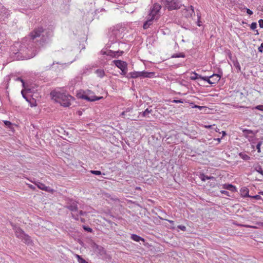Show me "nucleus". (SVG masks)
I'll use <instances>...</instances> for the list:
<instances>
[{"instance_id": "23", "label": "nucleus", "mask_w": 263, "mask_h": 263, "mask_svg": "<svg viewBox=\"0 0 263 263\" xmlns=\"http://www.w3.org/2000/svg\"><path fill=\"white\" fill-rule=\"evenodd\" d=\"M200 79L207 82L209 84H212V80H211V76H206V77H202L200 76Z\"/></svg>"}, {"instance_id": "30", "label": "nucleus", "mask_w": 263, "mask_h": 263, "mask_svg": "<svg viewBox=\"0 0 263 263\" xmlns=\"http://www.w3.org/2000/svg\"><path fill=\"white\" fill-rule=\"evenodd\" d=\"M188 11V15H192L193 13H194V10L193 6H191L190 8L187 10Z\"/></svg>"}, {"instance_id": "1", "label": "nucleus", "mask_w": 263, "mask_h": 263, "mask_svg": "<svg viewBox=\"0 0 263 263\" xmlns=\"http://www.w3.org/2000/svg\"><path fill=\"white\" fill-rule=\"evenodd\" d=\"M44 32L42 27L35 28L29 35L24 38L20 45L19 53L23 55V60H27L34 57L37 51V47L34 46V40L38 41L41 33L44 36Z\"/></svg>"}, {"instance_id": "57", "label": "nucleus", "mask_w": 263, "mask_h": 263, "mask_svg": "<svg viewBox=\"0 0 263 263\" xmlns=\"http://www.w3.org/2000/svg\"><path fill=\"white\" fill-rule=\"evenodd\" d=\"M259 193L263 196V192H261Z\"/></svg>"}, {"instance_id": "51", "label": "nucleus", "mask_w": 263, "mask_h": 263, "mask_svg": "<svg viewBox=\"0 0 263 263\" xmlns=\"http://www.w3.org/2000/svg\"><path fill=\"white\" fill-rule=\"evenodd\" d=\"M215 140L217 141L218 143H220V141H221V139L220 138H217V139H215Z\"/></svg>"}, {"instance_id": "19", "label": "nucleus", "mask_w": 263, "mask_h": 263, "mask_svg": "<svg viewBox=\"0 0 263 263\" xmlns=\"http://www.w3.org/2000/svg\"><path fill=\"white\" fill-rule=\"evenodd\" d=\"M131 238L133 240L137 241V242H139L141 240L143 241H144V239L143 238L141 237L140 236H139L136 234H132L131 236Z\"/></svg>"}, {"instance_id": "5", "label": "nucleus", "mask_w": 263, "mask_h": 263, "mask_svg": "<svg viewBox=\"0 0 263 263\" xmlns=\"http://www.w3.org/2000/svg\"><path fill=\"white\" fill-rule=\"evenodd\" d=\"M66 207L72 212L71 214L72 217L77 220H79V216H84L86 215V213L82 211H78V205L76 201H70L68 203Z\"/></svg>"}, {"instance_id": "52", "label": "nucleus", "mask_w": 263, "mask_h": 263, "mask_svg": "<svg viewBox=\"0 0 263 263\" xmlns=\"http://www.w3.org/2000/svg\"><path fill=\"white\" fill-rule=\"evenodd\" d=\"M80 220H81V221L82 222H83V223H84V222H85V219H84V218H81L80 219Z\"/></svg>"}, {"instance_id": "12", "label": "nucleus", "mask_w": 263, "mask_h": 263, "mask_svg": "<svg viewBox=\"0 0 263 263\" xmlns=\"http://www.w3.org/2000/svg\"><path fill=\"white\" fill-rule=\"evenodd\" d=\"M10 11L0 5V20L4 21L10 15Z\"/></svg>"}, {"instance_id": "7", "label": "nucleus", "mask_w": 263, "mask_h": 263, "mask_svg": "<svg viewBox=\"0 0 263 263\" xmlns=\"http://www.w3.org/2000/svg\"><path fill=\"white\" fill-rule=\"evenodd\" d=\"M130 78L136 79L137 78H153L155 76V73L152 72H148L146 71H133L129 74Z\"/></svg>"}, {"instance_id": "4", "label": "nucleus", "mask_w": 263, "mask_h": 263, "mask_svg": "<svg viewBox=\"0 0 263 263\" xmlns=\"http://www.w3.org/2000/svg\"><path fill=\"white\" fill-rule=\"evenodd\" d=\"M120 45L119 43L115 42L112 43V45L109 46V48H111L112 49H104L101 51V52L103 54H106L111 58H118L123 53V51L119 49L116 50L117 47L119 48Z\"/></svg>"}, {"instance_id": "36", "label": "nucleus", "mask_w": 263, "mask_h": 263, "mask_svg": "<svg viewBox=\"0 0 263 263\" xmlns=\"http://www.w3.org/2000/svg\"><path fill=\"white\" fill-rule=\"evenodd\" d=\"M250 198L255 199L256 200H260L261 198V196L258 195H256L255 196H250Z\"/></svg>"}, {"instance_id": "44", "label": "nucleus", "mask_w": 263, "mask_h": 263, "mask_svg": "<svg viewBox=\"0 0 263 263\" xmlns=\"http://www.w3.org/2000/svg\"><path fill=\"white\" fill-rule=\"evenodd\" d=\"M25 90H22V91H21V93L22 94V96H23V98H25L27 101H28L27 97L25 95Z\"/></svg>"}, {"instance_id": "6", "label": "nucleus", "mask_w": 263, "mask_h": 263, "mask_svg": "<svg viewBox=\"0 0 263 263\" xmlns=\"http://www.w3.org/2000/svg\"><path fill=\"white\" fill-rule=\"evenodd\" d=\"M161 2L169 10L179 9L182 5L180 0H161Z\"/></svg>"}, {"instance_id": "17", "label": "nucleus", "mask_w": 263, "mask_h": 263, "mask_svg": "<svg viewBox=\"0 0 263 263\" xmlns=\"http://www.w3.org/2000/svg\"><path fill=\"white\" fill-rule=\"evenodd\" d=\"M240 193L243 197H250V195L249 194V190L247 187H243L240 190Z\"/></svg>"}, {"instance_id": "22", "label": "nucleus", "mask_w": 263, "mask_h": 263, "mask_svg": "<svg viewBox=\"0 0 263 263\" xmlns=\"http://www.w3.org/2000/svg\"><path fill=\"white\" fill-rule=\"evenodd\" d=\"M200 76H201L199 75L195 72H192L191 73V76H190V78L192 80H195L198 79H200Z\"/></svg>"}, {"instance_id": "16", "label": "nucleus", "mask_w": 263, "mask_h": 263, "mask_svg": "<svg viewBox=\"0 0 263 263\" xmlns=\"http://www.w3.org/2000/svg\"><path fill=\"white\" fill-rule=\"evenodd\" d=\"M223 188L226 190L231 191L232 192L236 191V188L234 185L230 184H223Z\"/></svg>"}, {"instance_id": "43", "label": "nucleus", "mask_w": 263, "mask_h": 263, "mask_svg": "<svg viewBox=\"0 0 263 263\" xmlns=\"http://www.w3.org/2000/svg\"><path fill=\"white\" fill-rule=\"evenodd\" d=\"M258 50L259 52H262V51H263V43H261L260 47H258Z\"/></svg>"}, {"instance_id": "58", "label": "nucleus", "mask_w": 263, "mask_h": 263, "mask_svg": "<svg viewBox=\"0 0 263 263\" xmlns=\"http://www.w3.org/2000/svg\"><path fill=\"white\" fill-rule=\"evenodd\" d=\"M54 64V62H53L52 65H53Z\"/></svg>"}, {"instance_id": "42", "label": "nucleus", "mask_w": 263, "mask_h": 263, "mask_svg": "<svg viewBox=\"0 0 263 263\" xmlns=\"http://www.w3.org/2000/svg\"><path fill=\"white\" fill-rule=\"evenodd\" d=\"M259 25L260 28H263V20L260 19L258 21Z\"/></svg>"}, {"instance_id": "25", "label": "nucleus", "mask_w": 263, "mask_h": 263, "mask_svg": "<svg viewBox=\"0 0 263 263\" xmlns=\"http://www.w3.org/2000/svg\"><path fill=\"white\" fill-rule=\"evenodd\" d=\"M152 111V110H149L148 108H147L142 113V115L143 117H148V115L151 113Z\"/></svg>"}, {"instance_id": "13", "label": "nucleus", "mask_w": 263, "mask_h": 263, "mask_svg": "<svg viewBox=\"0 0 263 263\" xmlns=\"http://www.w3.org/2000/svg\"><path fill=\"white\" fill-rule=\"evenodd\" d=\"M35 184L41 190L47 191V192H50L52 191L51 189L49 187L46 186L44 184L36 181L35 182Z\"/></svg>"}, {"instance_id": "9", "label": "nucleus", "mask_w": 263, "mask_h": 263, "mask_svg": "<svg viewBox=\"0 0 263 263\" xmlns=\"http://www.w3.org/2000/svg\"><path fill=\"white\" fill-rule=\"evenodd\" d=\"M114 64L121 70V74L125 76L127 72V64L126 62L121 60H114Z\"/></svg>"}, {"instance_id": "48", "label": "nucleus", "mask_w": 263, "mask_h": 263, "mask_svg": "<svg viewBox=\"0 0 263 263\" xmlns=\"http://www.w3.org/2000/svg\"><path fill=\"white\" fill-rule=\"evenodd\" d=\"M29 187L33 190L35 189L34 186L33 185L29 184Z\"/></svg>"}, {"instance_id": "14", "label": "nucleus", "mask_w": 263, "mask_h": 263, "mask_svg": "<svg viewBox=\"0 0 263 263\" xmlns=\"http://www.w3.org/2000/svg\"><path fill=\"white\" fill-rule=\"evenodd\" d=\"M221 78V76L218 74H213L211 76V80H212V84H214L219 82Z\"/></svg>"}, {"instance_id": "8", "label": "nucleus", "mask_w": 263, "mask_h": 263, "mask_svg": "<svg viewBox=\"0 0 263 263\" xmlns=\"http://www.w3.org/2000/svg\"><path fill=\"white\" fill-rule=\"evenodd\" d=\"M82 98L89 101H95L102 99L103 97H96L92 91L87 90L82 95Z\"/></svg>"}, {"instance_id": "34", "label": "nucleus", "mask_w": 263, "mask_h": 263, "mask_svg": "<svg viewBox=\"0 0 263 263\" xmlns=\"http://www.w3.org/2000/svg\"><path fill=\"white\" fill-rule=\"evenodd\" d=\"M257 27V24L255 22H253V23H252L251 25H250V28L252 29V30H254Z\"/></svg>"}, {"instance_id": "40", "label": "nucleus", "mask_w": 263, "mask_h": 263, "mask_svg": "<svg viewBox=\"0 0 263 263\" xmlns=\"http://www.w3.org/2000/svg\"><path fill=\"white\" fill-rule=\"evenodd\" d=\"M221 193L222 194H224V195H226L228 196H229V193L227 191H224V190H222L220 191Z\"/></svg>"}, {"instance_id": "27", "label": "nucleus", "mask_w": 263, "mask_h": 263, "mask_svg": "<svg viewBox=\"0 0 263 263\" xmlns=\"http://www.w3.org/2000/svg\"><path fill=\"white\" fill-rule=\"evenodd\" d=\"M255 170L263 176V170L260 166L255 167Z\"/></svg>"}, {"instance_id": "3", "label": "nucleus", "mask_w": 263, "mask_h": 263, "mask_svg": "<svg viewBox=\"0 0 263 263\" xmlns=\"http://www.w3.org/2000/svg\"><path fill=\"white\" fill-rule=\"evenodd\" d=\"M161 9V6L158 4H155L153 8L150 10L149 13L148 14L147 18V21L143 24V28L146 29L148 28L149 26L152 24L153 21L157 20L159 16V11Z\"/></svg>"}, {"instance_id": "26", "label": "nucleus", "mask_w": 263, "mask_h": 263, "mask_svg": "<svg viewBox=\"0 0 263 263\" xmlns=\"http://www.w3.org/2000/svg\"><path fill=\"white\" fill-rule=\"evenodd\" d=\"M185 57V55L184 53H176V54H174L172 56V58H184Z\"/></svg>"}, {"instance_id": "41", "label": "nucleus", "mask_w": 263, "mask_h": 263, "mask_svg": "<svg viewBox=\"0 0 263 263\" xmlns=\"http://www.w3.org/2000/svg\"><path fill=\"white\" fill-rule=\"evenodd\" d=\"M172 102L175 103H183V101L182 100H174Z\"/></svg>"}, {"instance_id": "55", "label": "nucleus", "mask_w": 263, "mask_h": 263, "mask_svg": "<svg viewBox=\"0 0 263 263\" xmlns=\"http://www.w3.org/2000/svg\"><path fill=\"white\" fill-rule=\"evenodd\" d=\"M26 91L28 92H31V90L30 89H27Z\"/></svg>"}, {"instance_id": "56", "label": "nucleus", "mask_w": 263, "mask_h": 263, "mask_svg": "<svg viewBox=\"0 0 263 263\" xmlns=\"http://www.w3.org/2000/svg\"><path fill=\"white\" fill-rule=\"evenodd\" d=\"M216 132H219V129L218 128H217L216 129H215Z\"/></svg>"}, {"instance_id": "46", "label": "nucleus", "mask_w": 263, "mask_h": 263, "mask_svg": "<svg viewBox=\"0 0 263 263\" xmlns=\"http://www.w3.org/2000/svg\"><path fill=\"white\" fill-rule=\"evenodd\" d=\"M133 109V108L132 107H128L125 110V111H126V113L127 112H130Z\"/></svg>"}, {"instance_id": "37", "label": "nucleus", "mask_w": 263, "mask_h": 263, "mask_svg": "<svg viewBox=\"0 0 263 263\" xmlns=\"http://www.w3.org/2000/svg\"><path fill=\"white\" fill-rule=\"evenodd\" d=\"M83 229H84L85 231H87V232H92V229H91V228H89V227H86V226H83Z\"/></svg>"}, {"instance_id": "21", "label": "nucleus", "mask_w": 263, "mask_h": 263, "mask_svg": "<svg viewBox=\"0 0 263 263\" xmlns=\"http://www.w3.org/2000/svg\"><path fill=\"white\" fill-rule=\"evenodd\" d=\"M199 178L203 181H205L206 180L212 179L214 178V177L213 176H208L203 174H201L199 176Z\"/></svg>"}, {"instance_id": "24", "label": "nucleus", "mask_w": 263, "mask_h": 263, "mask_svg": "<svg viewBox=\"0 0 263 263\" xmlns=\"http://www.w3.org/2000/svg\"><path fill=\"white\" fill-rule=\"evenodd\" d=\"M239 155L241 158L245 160H248L250 159V157L248 155L243 153H240Z\"/></svg>"}, {"instance_id": "49", "label": "nucleus", "mask_w": 263, "mask_h": 263, "mask_svg": "<svg viewBox=\"0 0 263 263\" xmlns=\"http://www.w3.org/2000/svg\"><path fill=\"white\" fill-rule=\"evenodd\" d=\"M212 126V125H205V127L206 128H211Z\"/></svg>"}, {"instance_id": "38", "label": "nucleus", "mask_w": 263, "mask_h": 263, "mask_svg": "<svg viewBox=\"0 0 263 263\" xmlns=\"http://www.w3.org/2000/svg\"><path fill=\"white\" fill-rule=\"evenodd\" d=\"M177 227L183 231H186V227L184 226L179 225Z\"/></svg>"}, {"instance_id": "15", "label": "nucleus", "mask_w": 263, "mask_h": 263, "mask_svg": "<svg viewBox=\"0 0 263 263\" xmlns=\"http://www.w3.org/2000/svg\"><path fill=\"white\" fill-rule=\"evenodd\" d=\"M15 235L17 237L20 239L23 238V237L25 236V233L20 228H16L15 229Z\"/></svg>"}, {"instance_id": "31", "label": "nucleus", "mask_w": 263, "mask_h": 263, "mask_svg": "<svg viewBox=\"0 0 263 263\" xmlns=\"http://www.w3.org/2000/svg\"><path fill=\"white\" fill-rule=\"evenodd\" d=\"M254 109L263 111V105H257L253 108V109Z\"/></svg>"}, {"instance_id": "39", "label": "nucleus", "mask_w": 263, "mask_h": 263, "mask_svg": "<svg viewBox=\"0 0 263 263\" xmlns=\"http://www.w3.org/2000/svg\"><path fill=\"white\" fill-rule=\"evenodd\" d=\"M4 122L5 125L8 127H10L12 124V123L10 121H4Z\"/></svg>"}, {"instance_id": "45", "label": "nucleus", "mask_w": 263, "mask_h": 263, "mask_svg": "<svg viewBox=\"0 0 263 263\" xmlns=\"http://www.w3.org/2000/svg\"><path fill=\"white\" fill-rule=\"evenodd\" d=\"M243 133H247V134H252L253 132L251 130L246 129L243 131Z\"/></svg>"}, {"instance_id": "29", "label": "nucleus", "mask_w": 263, "mask_h": 263, "mask_svg": "<svg viewBox=\"0 0 263 263\" xmlns=\"http://www.w3.org/2000/svg\"><path fill=\"white\" fill-rule=\"evenodd\" d=\"M262 144V141H260L258 142L256 145V149L257 150L258 153H260V146Z\"/></svg>"}, {"instance_id": "2", "label": "nucleus", "mask_w": 263, "mask_h": 263, "mask_svg": "<svg viewBox=\"0 0 263 263\" xmlns=\"http://www.w3.org/2000/svg\"><path fill=\"white\" fill-rule=\"evenodd\" d=\"M50 95L53 100L64 107L69 106L71 105V102L74 100L72 96L57 90L51 91Z\"/></svg>"}, {"instance_id": "33", "label": "nucleus", "mask_w": 263, "mask_h": 263, "mask_svg": "<svg viewBox=\"0 0 263 263\" xmlns=\"http://www.w3.org/2000/svg\"><path fill=\"white\" fill-rule=\"evenodd\" d=\"M90 172L93 174V175H101V172L100 171H90Z\"/></svg>"}, {"instance_id": "20", "label": "nucleus", "mask_w": 263, "mask_h": 263, "mask_svg": "<svg viewBox=\"0 0 263 263\" xmlns=\"http://www.w3.org/2000/svg\"><path fill=\"white\" fill-rule=\"evenodd\" d=\"M21 239L26 244H31V240L30 237L27 234H25V236L21 238Z\"/></svg>"}, {"instance_id": "35", "label": "nucleus", "mask_w": 263, "mask_h": 263, "mask_svg": "<svg viewBox=\"0 0 263 263\" xmlns=\"http://www.w3.org/2000/svg\"><path fill=\"white\" fill-rule=\"evenodd\" d=\"M234 66L238 69V70H240V66L238 61H236L234 63Z\"/></svg>"}, {"instance_id": "47", "label": "nucleus", "mask_w": 263, "mask_h": 263, "mask_svg": "<svg viewBox=\"0 0 263 263\" xmlns=\"http://www.w3.org/2000/svg\"><path fill=\"white\" fill-rule=\"evenodd\" d=\"M125 114H126V111H124L121 113L120 116L122 117H123L125 115Z\"/></svg>"}, {"instance_id": "28", "label": "nucleus", "mask_w": 263, "mask_h": 263, "mask_svg": "<svg viewBox=\"0 0 263 263\" xmlns=\"http://www.w3.org/2000/svg\"><path fill=\"white\" fill-rule=\"evenodd\" d=\"M240 9L241 10H246V11H247V13L249 14V15H252L253 14V12L252 11H251V10H250L249 9H248L247 8H246L245 6L244 7H241L240 8Z\"/></svg>"}, {"instance_id": "11", "label": "nucleus", "mask_w": 263, "mask_h": 263, "mask_svg": "<svg viewBox=\"0 0 263 263\" xmlns=\"http://www.w3.org/2000/svg\"><path fill=\"white\" fill-rule=\"evenodd\" d=\"M42 29L44 31H45L44 33V36H42L43 33H41V35L40 37L37 38L39 41H35V40H34V46H36V47H37V44L36 43V42L40 41V44H41V42H45L46 41V39H47L48 37H49V36L52 35L51 32H50L49 31L46 30H44L43 28H42Z\"/></svg>"}, {"instance_id": "54", "label": "nucleus", "mask_w": 263, "mask_h": 263, "mask_svg": "<svg viewBox=\"0 0 263 263\" xmlns=\"http://www.w3.org/2000/svg\"><path fill=\"white\" fill-rule=\"evenodd\" d=\"M168 221L171 224H174V221L173 220H168Z\"/></svg>"}, {"instance_id": "18", "label": "nucleus", "mask_w": 263, "mask_h": 263, "mask_svg": "<svg viewBox=\"0 0 263 263\" xmlns=\"http://www.w3.org/2000/svg\"><path fill=\"white\" fill-rule=\"evenodd\" d=\"M95 73L100 78H103L105 76V72L103 69H97L95 70Z\"/></svg>"}, {"instance_id": "53", "label": "nucleus", "mask_w": 263, "mask_h": 263, "mask_svg": "<svg viewBox=\"0 0 263 263\" xmlns=\"http://www.w3.org/2000/svg\"><path fill=\"white\" fill-rule=\"evenodd\" d=\"M194 107H195V108H202V107L200 106H198V105H195V106H194Z\"/></svg>"}, {"instance_id": "10", "label": "nucleus", "mask_w": 263, "mask_h": 263, "mask_svg": "<svg viewBox=\"0 0 263 263\" xmlns=\"http://www.w3.org/2000/svg\"><path fill=\"white\" fill-rule=\"evenodd\" d=\"M123 28L117 26L115 27L111 31V36H114L116 39H120L123 36Z\"/></svg>"}, {"instance_id": "32", "label": "nucleus", "mask_w": 263, "mask_h": 263, "mask_svg": "<svg viewBox=\"0 0 263 263\" xmlns=\"http://www.w3.org/2000/svg\"><path fill=\"white\" fill-rule=\"evenodd\" d=\"M197 17H198V21H197V24L198 26H201V22L200 21L201 16H200V14L199 13H197Z\"/></svg>"}, {"instance_id": "50", "label": "nucleus", "mask_w": 263, "mask_h": 263, "mask_svg": "<svg viewBox=\"0 0 263 263\" xmlns=\"http://www.w3.org/2000/svg\"><path fill=\"white\" fill-rule=\"evenodd\" d=\"M222 137H224L225 135H226V132H224V131H222Z\"/></svg>"}]
</instances>
